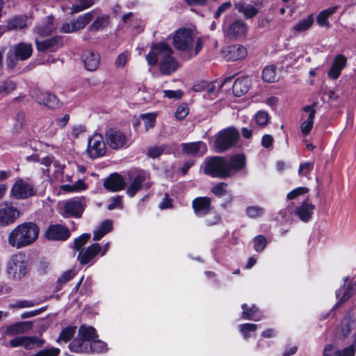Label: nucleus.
Here are the masks:
<instances>
[{"instance_id": "7ed1b4c3", "label": "nucleus", "mask_w": 356, "mask_h": 356, "mask_svg": "<svg viewBox=\"0 0 356 356\" xmlns=\"http://www.w3.org/2000/svg\"><path fill=\"white\" fill-rule=\"evenodd\" d=\"M39 227L34 222H26L16 226L8 234V243L20 249L33 243L38 238Z\"/></svg>"}, {"instance_id": "393cba45", "label": "nucleus", "mask_w": 356, "mask_h": 356, "mask_svg": "<svg viewBox=\"0 0 356 356\" xmlns=\"http://www.w3.org/2000/svg\"><path fill=\"white\" fill-rule=\"evenodd\" d=\"M82 61L87 70L95 71L100 64V56L97 52L87 51L83 54Z\"/></svg>"}, {"instance_id": "37998d69", "label": "nucleus", "mask_w": 356, "mask_h": 356, "mask_svg": "<svg viewBox=\"0 0 356 356\" xmlns=\"http://www.w3.org/2000/svg\"><path fill=\"white\" fill-rule=\"evenodd\" d=\"M262 79L264 81L273 83L277 80L276 68L274 66H266L262 72Z\"/></svg>"}, {"instance_id": "3c124183", "label": "nucleus", "mask_w": 356, "mask_h": 356, "mask_svg": "<svg viewBox=\"0 0 356 356\" xmlns=\"http://www.w3.org/2000/svg\"><path fill=\"white\" fill-rule=\"evenodd\" d=\"M106 344L104 341L97 339V338L92 341L89 345V351L92 353H102L106 350Z\"/></svg>"}, {"instance_id": "2eb2a0df", "label": "nucleus", "mask_w": 356, "mask_h": 356, "mask_svg": "<svg viewBox=\"0 0 356 356\" xmlns=\"http://www.w3.org/2000/svg\"><path fill=\"white\" fill-rule=\"evenodd\" d=\"M224 58L227 60H237L246 57L248 51L242 44H234L227 47L222 51Z\"/></svg>"}, {"instance_id": "a211bd4d", "label": "nucleus", "mask_w": 356, "mask_h": 356, "mask_svg": "<svg viewBox=\"0 0 356 356\" xmlns=\"http://www.w3.org/2000/svg\"><path fill=\"white\" fill-rule=\"evenodd\" d=\"M69 229L60 225H50L46 231L48 239L54 241H65L70 237Z\"/></svg>"}, {"instance_id": "e2e57ef3", "label": "nucleus", "mask_w": 356, "mask_h": 356, "mask_svg": "<svg viewBox=\"0 0 356 356\" xmlns=\"http://www.w3.org/2000/svg\"><path fill=\"white\" fill-rule=\"evenodd\" d=\"M188 111L189 109L187 104H182L177 108L175 112V117L178 120H183L187 116V115L188 114Z\"/></svg>"}, {"instance_id": "bb28decb", "label": "nucleus", "mask_w": 356, "mask_h": 356, "mask_svg": "<svg viewBox=\"0 0 356 356\" xmlns=\"http://www.w3.org/2000/svg\"><path fill=\"white\" fill-rule=\"evenodd\" d=\"M349 278H344V286L343 288L338 289L336 291V296L338 299V302L336 304V307L340 305L343 302L348 300L354 293V285L350 282H348Z\"/></svg>"}, {"instance_id": "5fc2aeb1", "label": "nucleus", "mask_w": 356, "mask_h": 356, "mask_svg": "<svg viewBox=\"0 0 356 356\" xmlns=\"http://www.w3.org/2000/svg\"><path fill=\"white\" fill-rule=\"evenodd\" d=\"M253 242L254 248L257 252H261L266 248L267 243L266 237L262 235L257 236Z\"/></svg>"}, {"instance_id": "6ab92c4d", "label": "nucleus", "mask_w": 356, "mask_h": 356, "mask_svg": "<svg viewBox=\"0 0 356 356\" xmlns=\"http://www.w3.org/2000/svg\"><path fill=\"white\" fill-rule=\"evenodd\" d=\"M355 321L354 316H346L341 321V325L337 329L336 337L339 339L347 338L355 328Z\"/></svg>"}, {"instance_id": "0e129e2a", "label": "nucleus", "mask_w": 356, "mask_h": 356, "mask_svg": "<svg viewBox=\"0 0 356 356\" xmlns=\"http://www.w3.org/2000/svg\"><path fill=\"white\" fill-rule=\"evenodd\" d=\"M122 197L119 195L111 199L110 203L107 206V209L110 211L115 209H122Z\"/></svg>"}, {"instance_id": "f257e3e1", "label": "nucleus", "mask_w": 356, "mask_h": 356, "mask_svg": "<svg viewBox=\"0 0 356 356\" xmlns=\"http://www.w3.org/2000/svg\"><path fill=\"white\" fill-rule=\"evenodd\" d=\"M246 165L243 154H236L229 159L215 156L205 162L204 172L213 177L227 178L243 169Z\"/></svg>"}, {"instance_id": "4468645a", "label": "nucleus", "mask_w": 356, "mask_h": 356, "mask_svg": "<svg viewBox=\"0 0 356 356\" xmlns=\"http://www.w3.org/2000/svg\"><path fill=\"white\" fill-rule=\"evenodd\" d=\"M85 208V204L80 199L73 198L67 201L63 207L66 216L79 218L81 216Z\"/></svg>"}, {"instance_id": "b1692460", "label": "nucleus", "mask_w": 356, "mask_h": 356, "mask_svg": "<svg viewBox=\"0 0 356 356\" xmlns=\"http://www.w3.org/2000/svg\"><path fill=\"white\" fill-rule=\"evenodd\" d=\"M347 59L341 54H339L332 60V67L327 73L328 76L332 79H337L341 75V70L346 65Z\"/></svg>"}, {"instance_id": "f3484780", "label": "nucleus", "mask_w": 356, "mask_h": 356, "mask_svg": "<svg viewBox=\"0 0 356 356\" xmlns=\"http://www.w3.org/2000/svg\"><path fill=\"white\" fill-rule=\"evenodd\" d=\"M183 153L193 156H202L207 152V146L202 141L181 144Z\"/></svg>"}, {"instance_id": "20e7f679", "label": "nucleus", "mask_w": 356, "mask_h": 356, "mask_svg": "<svg viewBox=\"0 0 356 356\" xmlns=\"http://www.w3.org/2000/svg\"><path fill=\"white\" fill-rule=\"evenodd\" d=\"M238 138V131L233 127H227L216 134L214 146L218 152H224L234 147Z\"/></svg>"}, {"instance_id": "5701e85b", "label": "nucleus", "mask_w": 356, "mask_h": 356, "mask_svg": "<svg viewBox=\"0 0 356 356\" xmlns=\"http://www.w3.org/2000/svg\"><path fill=\"white\" fill-rule=\"evenodd\" d=\"M192 207L197 216H204L211 209V200L207 197H196L193 200Z\"/></svg>"}, {"instance_id": "8fccbe9b", "label": "nucleus", "mask_w": 356, "mask_h": 356, "mask_svg": "<svg viewBox=\"0 0 356 356\" xmlns=\"http://www.w3.org/2000/svg\"><path fill=\"white\" fill-rule=\"evenodd\" d=\"M303 113L301 115V121L310 122L314 123L316 111L314 106H306L302 108Z\"/></svg>"}, {"instance_id": "c85d7f7f", "label": "nucleus", "mask_w": 356, "mask_h": 356, "mask_svg": "<svg viewBox=\"0 0 356 356\" xmlns=\"http://www.w3.org/2000/svg\"><path fill=\"white\" fill-rule=\"evenodd\" d=\"M235 8L242 13L245 19H251L254 17L259 12V8L257 5L246 3L239 1L235 3Z\"/></svg>"}, {"instance_id": "7c9ffc66", "label": "nucleus", "mask_w": 356, "mask_h": 356, "mask_svg": "<svg viewBox=\"0 0 356 356\" xmlns=\"http://www.w3.org/2000/svg\"><path fill=\"white\" fill-rule=\"evenodd\" d=\"M338 8L339 7L335 6L322 10L316 17V22L318 25L321 27L324 26L329 28L330 22L328 21V18L334 14L337 11Z\"/></svg>"}, {"instance_id": "9d476101", "label": "nucleus", "mask_w": 356, "mask_h": 356, "mask_svg": "<svg viewBox=\"0 0 356 356\" xmlns=\"http://www.w3.org/2000/svg\"><path fill=\"white\" fill-rule=\"evenodd\" d=\"M20 216L19 211L7 204L0 208V226L4 227L13 223Z\"/></svg>"}, {"instance_id": "2f4dec72", "label": "nucleus", "mask_w": 356, "mask_h": 356, "mask_svg": "<svg viewBox=\"0 0 356 356\" xmlns=\"http://www.w3.org/2000/svg\"><path fill=\"white\" fill-rule=\"evenodd\" d=\"M243 312L242 318L246 320L259 321L262 318V314L255 305L248 307L247 304L241 306Z\"/></svg>"}, {"instance_id": "412c9836", "label": "nucleus", "mask_w": 356, "mask_h": 356, "mask_svg": "<svg viewBox=\"0 0 356 356\" xmlns=\"http://www.w3.org/2000/svg\"><path fill=\"white\" fill-rule=\"evenodd\" d=\"M355 341L341 350L333 345L327 344L324 348L323 356H355Z\"/></svg>"}, {"instance_id": "79ce46f5", "label": "nucleus", "mask_w": 356, "mask_h": 356, "mask_svg": "<svg viewBox=\"0 0 356 356\" xmlns=\"http://www.w3.org/2000/svg\"><path fill=\"white\" fill-rule=\"evenodd\" d=\"M87 188V184L82 179H79L73 184H65L60 186L61 190L65 192H79Z\"/></svg>"}, {"instance_id": "4be33fe9", "label": "nucleus", "mask_w": 356, "mask_h": 356, "mask_svg": "<svg viewBox=\"0 0 356 356\" xmlns=\"http://www.w3.org/2000/svg\"><path fill=\"white\" fill-rule=\"evenodd\" d=\"M56 29V24L53 16L46 17L35 27V30L40 37L47 36L51 34Z\"/></svg>"}, {"instance_id": "0eeeda50", "label": "nucleus", "mask_w": 356, "mask_h": 356, "mask_svg": "<svg viewBox=\"0 0 356 356\" xmlns=\"http://www.w3.org/2000/svg\"><path fill=\"white\" fill-rule=\"evenodd\" d=\"M194 40L193 31L189 29H180L174 35L173 43L175 47L181 50H190Z\"/></svg>"}, {"instance_id": "09e8293b", "label": "nucleus", "mask_w": 356, "mask_h": 356, "mask_svg": "<svg viewBox=\"0 0 356 356\" xmlns=\"http://www.w3.org/2000/svg\"><path fill=\"white\" fill-rule=\"evenodd\" d=\"M25 323H17L13 325L8 326L6 329V334L9 336H14L21 334L25 332Z\"/></svg>"}, {"instance_id": "6e6d98bb", "label": "nucleus", "mask_w": 356, "mask_h": 356, "mask_svg": "<svg viewBox=\"0 0 356 356\" xmlns=\"http://www.w3.org/2000/svg\"><path fill=\"white\" fill-rule=\"evenodd\" d=\"M129 56L130 54L129 51H124L120 54L115 60V66L118 68L124 67L126 65Z\"/></svg>"}, {"instance_id": "423d86ee", "label": "nucleus", "mask_w": 356, "mask_h": 356, "mask_svg": "<svg viewBox=\"0 0 356 356\" xmlns=\"http://www.w3.org/2000/svg\"><path fill=\"white\" fill-rule=\"evenodd\" d=\"M35 193L32 182L28 179L17 178L10 188V197L15 200H24L33 196Z\"/></svg>"}, {"instance_id": "ddd939ff", "label": "nucleus", "mask_w": 356, "mask_h": 356, "mask_svg": "<svg viewBox=\"0 0 356 356\" xmlns=\"http://www.w3.org/2000/svg\"><path fill=\"white\" fill-rule=\"evenodd\" d=\"M44 343L43 340L36 337H18L9 341V344L13 348L23 346L26 349H31L34 347H39Z\"/></svg>"}, {"instance_id": "c9c22d12", "label": "nucleus", "mask_w": 356, "mask_h": 356, "mask_svg": "<svg viewBox=\"0 0 356 356\" xmlns=\"http://www.w3.org/2000/svg\"><path fill=\"white\" fill-rule=\"evenodd\" d=\"M26 16H15L7 22L8 30H21L26 28Z\"/></svg>"}, {"instance_id": "603ef678", "label": "nucleus", "mask_w": 356, "mask_h": 356, "mask_svg": "<svg viewBox=\"0 0 356 356\" xmlns=\"http://www.w3.org/2000/svg\"><path fill=\"white\" fill-rule=\"evenodd\" d=\"M264 213V209L259 206H250L246 208V214L252 218L261 216Z\"/></svg>"}, {"instance_id": "69168bd1", "label": "nucleus", "mask_w": 356, "mask_h": 356, "mask_svg": "<svg viewBox=\"0 0 356 356\" xmlns=\"http://www.w3.org/2000/svg\"><path fill=\"white\" fill-rule=\"evenodd\" d=\"M60 353V349L57 348H50L40 350L35 356H56Z\"/></svg>"}, {"instance_id": "ea45409f", "label": "nucleus", "mask_w": 356, "mask_h": 356, "mask_svg": "<svg viewBox=\"0 0 356 356\" xmlns=\"http://www.w3.org/2000/svg\"><path fill=\"white\" fill-rule=\"evenodd\" d=\"M93 18V13L89 12L79 15L76 20L73 21L74 27L76 31L83 29Z\"/></svg>"}, {"instance_id": "58836bf2", "label": "nucleus", "mask_w": 356, "mask_h": 356, "mask_svg": "<svg viewBox=\"0 0 356 356\" xmlns=\"http://www.w3.org/2000/svg\"><path fill=\"white\" fill-rule=\"evenodd\" d=\"M95 0H74L70 8L71 13H80L95 4Z\"/></svg>"}, {"instance_id": "49530a36", "label": "nucleus", "mask_w": 356, "mask_h": 356, "mask_svg": "<svg viewBox=\"0 0 356 356\" xmlns=\"http://www.w3.org/2000/svg\"><path fill=\"white\" fill-rule=\"evenodd\" d=\"M20 60L18 57L17 52L13 47L10 48L6 54V63L9 69H13L17 64L18 60Z\"/></svg>"}, {"instance_id": "9b49d317", "label": "nucleus", "mask_w": 356, "mask_h": 356, "mask_svg": "<svg viewBox=\"0 0 356 356\" xmlns=\"http://www.w3.org/2000/svg\"><path fill=\"white\" fill-rule=\"evenodd\" d=\"M248 26L243 19H236L225 30L227 37L238 39L246 35Z\"/></svg>"}, {"instance_id": "c756f323", "label": "nucleus", "mask_w": 356, "mask_h": 356, "mask_svg": "<svg viewBox=\"0 0 356 356\" xmlns=\"http://www.w3.org/2000/svg\"><path fill=\"white\" fill-rule=\"evenodd\" d=\"M250 84V80L248 77L237 79L232 87L234 94L237 97H241L248 91Z\"/></svg>"}, {"instance_id": "473e14b6", "label": "nucleus", "mask_w": 356, "mask_h": 356, "mask_svg": "<svg viewBox=\"0 0 356 356\" xmlns=\"http://www.w3.org/2000/svg\"><path fill=\"white\" fill-rule=\"evenodd\" d=\"M145 180V174L144 172H140L132 180L130 186L128 187L127 190V194L132 197L136 193L139 191L142 186V184Z\"/></svg>"}, {"instance_id": "774afa93", "label": "nucleus", "mask_w": 356, "mask_h": 356, "mask_svg": "<svg viewBox=\"0 0 356 356\" xmlns=\"http://www.w3.org/2000/svg\"><path fill=\"white\" fill-rule=\"evenodd\" d=\"M313 168V163L309 162H306L302 163L300 165L298 173L300 175L305 176L307 175Z\"/></svg>"}, {"instance_id": "4d7b16f0", "label": "nucleus", "mask_w": 356, "mask_h": 356, "mask_svg": "<svg viewBox=\"0 0 356 356\" xmlns=\"http://www.w3.org/2000/svg\"><path fill=\"white\" fill-rule=\"evenodd\" d=\"M15 84L11 81H7L0 83V94L6 95L14 90Z\"/></svg>"}, {"instance_id": "de8ad7c7", "label": "nucleus", "mask_w": 356, "mask_h": 356, "mask_svg": "<svg viewBox=\"0 0 356 356\" xmlns=\"http://www.w3.org/2000/svg\"><path fill=\"white\" fill-rule=\"evenodd\" d=\"M109 24V17L102 15L98 17L90 26V29L95 31H99L106 28Z\"/></svg>"}, {"instance_id": "bf43d9fd", "label": "nucleus", "mask_w": 356, "mask_h": 356, "mask_svg": "<svg viewBox=\"0 0 356 356\" xmlns=\"http://www.w3.org/2000/svg\"><path fill=\"white\" fill-rule=\"evenodd\" d=\"M257 325L253 323H245L240 325V331L243 333L245 339L250 337L249 332H254L257 330Z\"/></svg>"}, {"instance_id": "f704fd0d", "label": "nucleus", "mask_w": 356, "mask_h": 356, "mask_svg": "<svg viewBox=\"0 0 356 356\" xmlns=\"http://www.w3.org/2000/svg\"><path fill=\"white\" fill-rule=\"evenodd\" d=\"M89 343H87L81 337L75 338L69 344V348L74 353H88L89 352Z\"/></svg>"}, {"instance_id": "cd10ccee", "label": "nucleus", "mask_w": 356, "mask_h": 356, "mask_svg": "<svg viewBox=\"0 0 356 356\" xmlns=\"http://www.w3.org/2000/svg\"><path fill=\"white\" fill-rule=\"evenodd\" d=\"M35 100L39 104L51 108L56 107L58 104V98L54 95L48 92H38L36 94Z\"/></svg>"}, {"instance_id": "a878e982", "label": "nucleus", "mask_w": 356, "mask_h": 356, "mask_svg": "<svg viewBox=\"0 0 356 356\" xmlns=\"http://www.w3.org/2000/svg\"><path fill=\"white\" fill-rule=\"evenodd\" d=\"M314 209L315 206L314 204L305 201L296 208L294 213L300 220L307 222L311 220Z\"/></svg>"}, {"instance_id": "f8f14e48", "label": "nucleus", "mask_w": 356, "mask_h": 356, "mask_svg": "<svg viewBox=\"0 0 356 356\" xmlns=\"http://www.w3.org/2000/svg\"><path fill=\"white\" fill-rule=\"evenodd\" d=\"M35 43L36 48L39 51L54 52L63 45L61 38L58 36L44 40L36 38L35 40Z\"/></svg>"}, {"instance_id": "f03ea898", "label": "nucleus", "mask_w": 356, "mask_h": 356, "mask_svg": "<svg viewBox=\"0 0 356 356\" xmlns=\"http://www.w3.org/2000/svg\"><path fill=\"white\" fill-rule=\"evenodd\" d=\"M172 48L165 42L154 44L146 59L149 65H156L159 60V70L161 74L169 75L175 72L179 65L172 56Z\"/></svg>"}, {"instance_id": "a19ab883", "label": "nucleus", "mask_w": 356, "mask_h": 356, "mask_svg": "<svg viewBox=\"0 0 356 356\" xmlns=\"http://www.w3.org/2000/svg\"><path fill=\"white\" fill-rule=\"evenodd\" d=\"M314 23V17L312 15H308L307 17L300 20L295 24L293 29L295 31L302 32L308 30Z\"/></svg>"}, {"instance_id": "a18cd8bd", "label": "nucleus", "mask_w": 356, "mask_h": 356, "mask_svg": "<svg viewBox=\"0 0 356 356\" xmlns=\"http://www.w3.org/2000/svg\"><path fill=\"white\" fill-rule=\"evenodd\" d=\"M140 118L143 121L144 127L146 131L154 127L156 118V113H149L141 114Z\"/></svg>"}, {"instance_id": "dca6fc26", "label": "nucleus", "mask_w": 356, "mask_h": 356, "mask_svg": "<svg viewBox=\"0 0 356 356\" xmlns=\"http://www.w3.org/2000/svg\"><path fill=\"white\" fill-rule=\"evenodd\" d=\"M100 251V245L99 243H92L79 252L77 259L82 265L87 264L90 261L93 262V259L99 254Z\"/></svg>"}, {"instance_id": "680f3d73", "label": "nucleus", "mask_w": 356, "mask_h": 356, "mask_svg": "<svg viewBox=\"0 0 356 356\" xmlns=\"http://www.w3.org/2000/svg\"><path fill=\"white\" fill-rule=\"evenodd\" d=\"M75 276V272L73 270H67L64 272L58 279V283L60 286L71 280Z\"/></svg>"}, {"instance_id": "39448f33", "label": "nucleus", "mask_w": 356, "mask_h": 356, "mask_svg": "<svg viewBox=\"0 0 356 356\" xmlns=\"http://www.w3.org/2000/svg\"><path fill=\"white\" fill-rule=\"evenodd\" d=\"M6 273L11 279L19 280L28 273V263L26 256L16 254L11 257L7 264Z\"/></svg>"}, {"instance_id": "864d4df0", "label": "nucleus", "mask_w": 356, "mask_h": 356, "mask_svg": "<svg viewBox=\"0 0 356 356\" xmlns=\"http://www.w3.org/2000/svg\"><path fill=\"white\" fill-rule=\"evenodd\" d=\"M90 238V234H83L74 239L72 248L74 250H79L89 241Z\"/></svg>"}, {"instance_id": "4c0bfd02", "label": "nucleus", "mask_w": 356, "mask_h": 356, "mask_svg": "<svg viewBox=\"0 0 356 356\" xmlns=\"http://www.w3.org/2000/svg\"><path fill=\"white\" fill-rule=\"evenodd\" d=\"M79 336L81 337L89 344L92 341L97 338L95 328L81 325L79 329Z\"/></svg>"}, {"instance_id": "052dcab7", "label": "nucleus", "mask_w": 356, "mask_h": 356, "mask_svg": "<svg viewBox=\"0 0 356 356\" xmlns=\"http://www.w3.org/2000/svg\"><path fill=\"white\" fill-rule=\"evenodd\" d=\"M227 184L224 182H220L214 186L211 190L212 193L216 196L222 197L227 193Z\"/></svg>"}, {"instance_id": "c03bdc74", "label": "nucleus", "mask_w": 356, "mask_h": 356, "mask_svg": "<svg viewBox=\"0 0 356 356\" xmlns=\"http://www.w3.org/2000/svg\"><path fill=\"white\" fill-rule=\"evenodd\" d=\"M76 329V327L75 326H68L63 329L60 333L58 338L56 339V342H67L69 340L72 339V337L75 334Z\"/></svg>"}, {"instance_id": "aec40b11", "label": "nucleus", "mask_w": 356, "mask_h": 356, "mask_svg": "<svg viewBox=\"0 0 356 356\" xmlns=\"http://www.w3.org/2000/svg\"><path fill=\"white\" fill-rule=\"evenodd\" d=\"M126 183L118 173L111 174L104 181V188L111 192L120 191L124 188Z\"/></svg>"}, {"instance_id": "1a4fd4ad", "label": "nucleus", "mask_w": 356, "mask_h": 356, "mask_svg": "<svg viewBox=\"0 0 356 356\" xmlns=\"http://www.w3.org/2000/svg\"><path fill=\"white\" fill-rule=\"evenodd\" d=\"M106 142L101 134H95L88 139V154L90 158L96 159L106 153Z\"/></svg>"}, {"instance_id": "338daca9", "label": "nucleus", "mask_w": 356, "mask_h": 356, "mask_svg": "<svg viewBox=\"0 0 356 356\" xmlns=\"http://www.w3.org/2000/svg\"><path fill=\"white\" fill-rule=\"evenodd\" d=\"M309 191V189L306 187H298L287 194V199L293 200L298 195L305 194Z\"/></svg>"}, {"instance_id": "72a5a7b5", "label": "nucleus", "mask_w": 356, "mask_h": 356, "mask_svg": "<svg viewBox=\"0 0 356 356\" xmlns=\"http://www.w3.org/2000/svg\"><path fill=\"white\" fill-rule=\"evenodd\" d=\"M113 229V222L110 220H104L93 232V241H98Z\"/></svg>"}, {"instance_id": "e433bc0d", "label": "nucleus", "mask_w": 356, "mask_h": 356, "mask_svg": "<svg viewBox=\"0 0 356 356\" xmlns=\"http://www.w3.org/2000/svg\"><path fill=\"white\" fill-rule=\"evenodd\" d=\"M20 60H26L32 54V47L30 44L19 43L13 47Z\"/></svg>"}, {"instance_id": "13d9d810", "label": "nucleus", "mask_w": 356, "mask_h": 356, "mask_svg": "<svg viewBox=\"0 0 356 356\" xmlns=\"http://www.w3.org/2000/svg\"><path fill=\"white\" fill-rule=\"evenodd\" d=\"M269 116L266 111H259L255 115V121L259 126H265L268 124Z\"/></svg>"}, {"instance_id": "6e6552de", "label": "nucleus", "mask_w": 356, "mask_h": 356, "mask_svg": "<svg viewBox=\"0 0 356 356\" xmlns=\"http://www.w3.org/2000/svg\"><path fill=\"white\" fill-rule=\"evenodd\" d=\"M106 143L112 149H118L126 147L128 137L120 130L110 129L105 134Z\"/></svg>"}]
</instances>
